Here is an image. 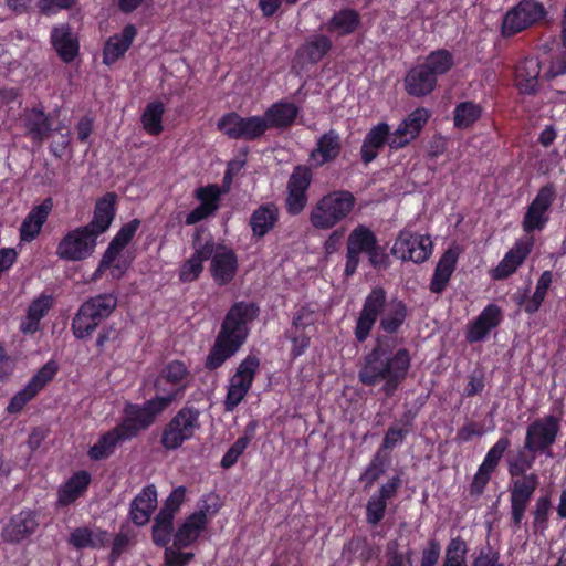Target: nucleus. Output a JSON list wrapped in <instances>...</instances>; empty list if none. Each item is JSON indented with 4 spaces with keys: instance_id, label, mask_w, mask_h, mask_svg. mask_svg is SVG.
I'll use <instances>...</instances> for the list:
<instances>
[{
    "instance_id": "obj_1",
    "label": "nucleus",
    "mask_w": 566,
    "mask_h": 566,
    "mask_svg": "<svg viewBox=\"0 0 566 566\" xmlns=\"http://www.w3.org/2000/svg\"><path fill=\"white\" fill-rule=\"evenodd\" d=\"M114 193H106L96 202L92 221L69 231L57 243L55 254L65 261H82L90 258L96 248L97 238L106 232L115 217Z\"/></svg>"
},
{
    "instance_id": "obj_2",
    "label": "nucleus",
    "mask_w": 566,
    "mask_h": 566,
    "mask_svg": "<svg viewBox=\"0 0 566 566\" xmlns=\"http://www.w3.org/2000/svg\"><path fill=\"white\" fill-rule=\"evenodd\" d=\"M258 313L259 308L253 303L237 302L231 306L207 357L206 367L208 369L219 368L239 350L248 337V325L258 316Z\"/></svg>"
},
{
    "instance_id": "obj_3",
    "label": "nucleus",
    "mask_w": 566,
    "mask_h": 566,
    "mask_svg": "<svg viewBox=\"0 0 566 566\" xmlns=\"http://www.w3.org/2000/svg\"><path fill=\"white\" fill-rule=\"evenodd\" d=\"M409 367L410 355L407 349H398L392 356H388L379 342L366 356L358 377L367 386L384 381L382 391L389 397L406 378Z\"/></svg>"
},
{
    "instance_id": "obj_4",
    "label": "nucleus",
    "mask_w": 566,
    "mask_h": 566,
    "mask_svg": "<svg viewBox=\"0 0 566 566\" xmlns=\"http://www.w3.org/2000/svg\"><path fill=\"white\" fill-rule=\"evenodd\" d=\"M378 317L385 332L395 333L407 317V307L398 298L387 300L384 289H373L365 298L356 322L355 337L358 342H364L369 336Z\"/></svg>"
},
{
    "instance_id": "obj_5",
    "label": "nucleus",
    "mask_w": 566,
    "mask_h": 566,
    "mask_svg": "<svg viewBox=\"0 0 566 566\" xmlns=\"http://www.w3.org/2000/svg\"><path fill=\"white\" fill-rule=\"evenodd\" d=\"M533 464L534 457H527L524 452H520L517 458L509 463V473L512 476L510 514L513 532L521 530L532 496L539 484L536 473H526Z\"/></svg>"
},
{
    "instance_id": "obj_6",
    "label": "nucleus",
    "mask_w": 566,
    "mask_h": 566,
    "mask_svg": "<svg viewBox=\"0 0 566 566\" xmlns=\"http://www.w3.org/2000/svg\"><path fill=\"white\" fill-rule=\"evenodd\" d=\"M356 206L348 190H333L324 195L311 209L310 222L318 230H328L345 220Z\"/></svg>"
},
{
    "instance_id": "obj_7",
    "label": "nucleus",
    "mask_w": 566,
    "mask_h": 566,
    "mask_svg": "<svg viewBox=\"0 0 566 566\" xmlns=\"http://www.w3.org/2000/svg\"><path fill=\"white\" fill-rule=\"evenodd\" d=\"M117 305V297L104 293L85 301L72 322V331L76 338L83 339L92 335L99 323L107 318Z\"/></svg>"
},
{
    "instance_id": "obj_8",
    "label": "nucleus",
    "mask_w": 566,
    "mask_h": 566,
    "mask_svg": "<svg viewBox=\"0 0 566 566\" xmlns=\"http://www.w3.org/2000/svg\"><path fill=\"white\" fill-rule=\"evenodd\" d=\"M174 401V395H157L143 406L127 405L124 418L118 424L128 439L135 437L140 430L148 428L155 418Z\"/></svg>"
},
{
    "instance_id": "obj_9",
    "label": "nucleus",
    "mask_w": 566,
    "mask_h": 566,
    "mask_svg": "<svg viewBox=\"0 0 566 566\" xmlns=\"http://www.w3.org/2000/svg\"><path fill=\"white\" fill-rule=\"evenodd\" d=\"M200 411L195 407H182L165 426L160 443L166 450H176L191 440L200 429Z\"/></svg>"
},
{
    "instance_id": "obj_10",
    "label": "nucleus",
    "mask_w": 566,
    "mask_h": 566,
    "mask_svg": "<svg viewBox=\"0 0 566 566\" xmlns=\"http://www.w3.org/2000/svg\"><path fill=\"white\" fill-rule=\"evenodd\" d=\"M219 510L217 497L212 494L201 500L198 511L189 515L178 527L174 536V546L188 547L196 542L205 530L208 520Z\"/></svg>"
},
{
    "instance_id": "obj_11",
    "label": "nucleus",
    "mask_w": 566,
    "mask_h": 566,
    "mask_svg": "<svg viewBox=\"0 0 566 566\" xmlns=\"http://www.w3.org/2000/svg\"><path fill=\"white\" fill-rule=\"evenodd\" d=\"M546 15L544 6L536 0H521L503 17L501 32L504 36L520 33L538 23Z\"/></svg>"
},
{
    "instance_id": "obj_12",
    "label": "nucleus",
    "mask_w": 566,
    "mask_h": 566,
    "mask_svg": "<svg viewBox=\"0 0 566 566\" xmlns=\"http://www.w3.org/2000/svg\"><path fill=\"white\" fill-rule=\"evenodd\" d=\"M432 249L429 235L402 230L394 242L391 253L402 261L423 263L431 256Z\"/></svg>"
},
{
    "instance_id": "obj_13",
    "label": "nucleus",
    "mask_w": 566,
    "mask_h": 566,
    "mask_svg": "<svg viewBox=\"0 0 566 566\" xmlns=\"http://www.w3.org/2000/svg\"><path fill=\"white\" fill-rule=\"evenodd\" d=\"M217 127L227 137L243 140H254L266 132L263 117H242L235 112L224 114L218 120Z\"/></svg>"
},
{
    "instance_id": "obj_14",
    "label": "nucleus",
    "mask_w": 566,
    "mask_h": 566,
    "mask_svg": "<svg viewBox=\"0 0 566 566\" xmlns=\"http://www.w3.org/2000/svg\"><path fill=\"white\" fill-rule=\"evenodd\" d=\"M259 366L260 360L254 355H249L241 361L235 374L229 381L228 392L224 400V408L227 411H233L244 399L252 386Z\"/></svg>"
},
{
    "instance_id": "obj_15",
    "label": "nucleus",
    "mask_w": 566,
    "mask_h": 566,
    "mask_svg": "<svg viewBox=\"0 0 566 566\" xmlns=\"http://www.w3.org/2000/svg\"><path fill=\"white\" fill-rule=\"evenodd\" d=\"M559 429V418L553 415L534 420L527 427L524 448L533 453L546 452L552 457L549 448L555 443Z\"/></svg>"
},
{
    "instance_id": "obj_16",
    "label": "nucleus",
    "mask_w": 566,
    "mask_h": 566,
    "mask_svg": "<svg viewBox=\"0 0 566 566\" xmlns=\"http://www.w3.org/2000/svg\"><path fill=\"white\" fill-rule=\"evenodd\" d=\"M209 247L210 274L217 285H227L237 275L239 263L235 252L223 244H216L213 241L206 242Z\"/></svg>"
},
{
    "instance_id": "obj_17",
    "label": "nucleus",
    "mask_w": 566,
    "mask_h": 566,
    "mask_svg": "<svg viewBox=\"0 0 566 566\" xmlns=\"http://www.w3.org/2000/svg\"><path fill=\"white\" fill-rule=\"evenodd\" d=\"M139 220L134 219L116 233L105 253L111 252V260L107 270L113 279L119 280L124 276L130 265V260L124 253L125 247L130 242L139 228Z\"/></svg>"
},
{
    "instance_id": "obj_18",
    "label": "nucleus",
    "mask_w": 566,
    "mask_h": 566,
    "mask_svg": "<svg viewBox=\"0 0 566 566\" xmlns=\"http://www.w3.org/2000/svg\"><path fill=\"white\" fill-rule=\"evenodd\" d=\"M556 189L554 185L543 186L531 205L523 219V230L527 233L542 230L548 221V210L555 199Z\"/></svg>"
},
{
    "instance_id": "obj_19",
    "label": "nucleus",
    "mask_w": 566,
    "mask_h": 566,
    "mask_svg": "<svg viewBox=\"0 0 566 566\" xmlns=\"http://www.w3.org/2000/svg\"><path fill=\"white\" fill-rule=\"evenodd\" d=\"M431 113L426 107L412 111L391 133L390 148L400 149L415 140L428 123Z\"/></svg>"
},
{
    "instance_id": "obj_20",
    "label": "nucleus",
    "mask_w": 566,
    "mask_h": 566,
    "mask_svg": "<svg viewBox=\"0 0 566 566\" xmlns=\"http://www.w3.org/2000/svg\"><path fill=\"white\" fill-rule=\"evenodd\" d=\"M312 181V171L306 166H296L287 181L286 210L298 214L307 203V189Z\"/></svg>"
},
{
    "instance_id": "obj_21",
    "label": "nucleus",
    "mask_w": 566,
    "mask_h": 566,
    "mask_svg": "<svg viewBox=\"0 0 566 566\" xmlns=\"http://www.w3.org/2000/svg\"><path fill=\"white\" fill-rule=\"evenodd\" d=\"M376 243L377 239L375 234L365 226H358L349 233L347 240V260L345 264V274L347 276L355 273L359 263V255L367 253Z\"/></svg>"
},
{
    "instance_id": "obj_22",
    "label": "nucleus",
    "mask_w": 566,
    "mask_h": 566,
    "mask_svg": "<svg viewBox=\"0 0 566 566\" xmlns=\"http://www.w3.org/2000/svg\"><path fill=\"white\" fill-rule=\"evenodd\" d=\"M38 527L36 513L31 510H22L13 515L3 526L1 536L7 543L19 544L32 536Z\"/></svg>"
},
{
    "instance_id": "obj_23",
    "label": "nucleus",
    "mask_w": 566,
    "mask_h": 566,
    "mask_svg": "<svg viewBox=\"0 0 566 566\" xmlns=\"http://www.w3.org/2000/svg\"><path fill=\"white\" fill-rule=\"evenodd\" d=\"M400 484V478L394 476L368 499L366 504V521L368 524L376 526L385 517L388 501L395 497Z\"/></svg>"
},
{
    "instance_id": "obj_24",
    "label": "nucleus",
    "mask_w": 566,
    "mask_h": 566,
    "mask_svg": "<svg viewBox=\"0 0 566 566\" xmlns=\"http://www.w3.org/2000/svg\"><path fill=\"white\" fill-rule=\"evenodd\" d=\"M189 382V371L179 360L170 361L158 376L155 386L166 395H174V400L184 392Z\"/></svg>"
},
{
    "instance_id": "obj_25",
    "label": "nucleus",
    "mask_w": 566,
    "mask_h": 566,
    "mask_svg": "<svg viewBox=\"0 0 566 566\" xmlns=\"http://www.w3.org/2000/svg\"><path fill=\"white\" fill-rule=\"evenodd\" d=\"M532 248V238L518 239L505 253L499 265L492 270L491 276L494 280H503L512 275L531 253Z\"/></svg>"
},
{
    "instance_id": "obj_26",
    "label": "nucleus",
    "mask_w": 566,
    "mask_h": 566,
    "mask_svg": "<svg viewBox=\"0 0 566 566\" xmlns=\"http://www.w3.org/2000/svg\"><path fill=\"white\" fill-rule=\"evenodd\" d=\"M200 205L186 217V224L191 226L212 216L219 208L221 190L217 185L200 187L196 190Z\"/></svg>"
},
{
    "instance_id": "obj_27",
    "label": "nucleus",
    "mask_w": 566,
    "mask_h": 566,
    "mask_svg": "<svg viewBox=\"0 0 566 566\" xmlns=\"http://www.w3.org/2000/svg\"><path fill=\"white\" fill-rule=\"evenodd\" d=\"M52 208L53 201L51 198H48L31 209L20 226L21 241L32 242L38 238Z\"/></svg>"
},
{
    "instance_id": "obj_28",
    "label": "nucleus",
    "mask_w": 566,
    "mask_h": 566,
    "mask_svg": "<svg viewBox=\"0 0 566 566\" xmlns=\"http://www.w3.org/2000/svg\"><path fill=\"white\" fill-rule=\"evenodd\" d=\"M391 133L386 122H380L368 130L360 148L361 160L365 164L371 163L386 144L390 147Z\"/></svg>"
},
{
    "instance_id": "obj_29",
    "label": "nucleus",
    "mask_w": 566,
    "mask_h": 566,
    "mask_svg": "<svg viewBox=\"0 0 566 566\" xmlns=\"http://www.w3.org/2000/svg\"><path fill=\"white\" fill-rule=\"evenodd\" d=\"M342 149L340 138L337 132L331 129L323 134L310 154V163L314 167H321L335 160Z\"/></svg>"
},
{
    "instance_id": "obj_30",
    "label": "nucleus",
    "mask_w": 566,
    "mask_h": 566,
    "mask_svg": "<svg viewBox=\"0 0 566 566\" xmlns=\"http://www.w3.org/2000/svg\"><path fill=\"white\" fill-rule=\"evenodd\" d=\"M136 33V28L128 24L120 33L112 35L104 45L103 63L109 66L123 57L130 48Z\"/></svg>"
},
{
    "instance_id": "obj_31",
    "label": "nucleus",
    "mask_w": 566,
    "mask_h": 566,
    "mask_svg": "<svg viewBox=\"0 0 566 566\" xmlns=\"http://www.w3.org/2000/svg\"><path fill=\"white\" fill-rule=\"evenodd\" d=\"M541 64L535 57L522 61L515 71V86L521 94L533 95L539 86Z\"/></svg>"
},
{
    "instance_id": "obj_32",
    "label": "nucleus",
    "mask_w": 566,
    "mask_h": 566,
    "mask_svg": "<svg viewBox=\"0 0 566 566\" xmlns=\"http://www.w3.org/2000/svg\"><path fill=\"white\" fill-rule=\"evenodd\" d=\"M54 305V297L50 294H40L29 305L25 317L20 324L23 334H34L39 331L41 319Z\"/></svg>"
},
{
    "instance_id": "obj_33",
    "label": "nucleus",
    "mask_w": 566,
    "mask_h": 566,
    "mask_svg": "<svg viewBox=\"0 0 566 566\" xmlns=\"http://www.w3.org/2000/svg\"><path fill=\"white\" fill-rule=\"evenodd\" d=\"M460 253L461 249L458 245H452L442 254L430 283V290L433 293H441L446 289L455 269Z\"/></svg>"
},
{
    "instance_id": "obj_34",
    "label": "nucleus",
    "mask_w": 566,
    "mask_h": 566,
    "mask_svg": "<svg viewBox=\"0 0 566 566\" xmlns=\"http://www.w3.org/2000/svg\"><path fill=\"white\" fill-rule=\"evenodd\" d=\"M436 86L437 80L421 64L411 67L405 77V90L415 97L429 95Z\"/></svg>"
},
{
    "instance_id": "obj_35",
    "label": "nucleus",
    "mask_w": 566,
    "mask_h": 566,
    "mask_svg": "<svg viewBox=\"0 0 566 566\" xmlns=\"http://www.w3.org/2000/svg\"><path fill=\"white\" fill-rule=\"evenodd\" d=\"M501 321V310L494 304L488 305L471 323L468 328L467 339L470 343L482 340L490 333L491 329L496 327Z\"/></svg>"
},
{
    "instance_id": "obj_36",
    "label": "nucleus",
    "mask_w": 566,
    "mask_h": 566,
    "mask_svg": "<svg viewBox=\"0 0 566 566\" xmlns=\"http://www.w3.org/2000/svg\"><path fill=\"white\" fill-rule=\"evenodd\" d=\"M157 506V490L154 485L145 486L134 499L130 517L137 525H145Z\"/></svg>"
},
{
    "instance_id": "obj_37",
    "label": "nucleus",
    "mask_w": 566,
    "mask_h": 566,
    "mask_svg": "<svg viewBox=\"0 0 566 566\" xmlns=\"http://www.w3.org/2000/svg\"><path fill=\"white\" fill-rule=\"evenodd\" d=\"M52 45L64 62H71L78 52V41L66 24L55 27L51 32Z\"/></svg>"
},
{
    "instance_id": "obj_38",
    "label": "nucleus",
    "mask_w": 566,
    "mask_h": 566,
    "mask_svg": "<svg viewBox=\"0 0 566 566\" xmlns=\"http://www.w3.org/2000/svg\"><path fill=\"white\" fill-rule=\"evenodd\" d=\"M298 114L294 103L277 102L266 109L262 116L265 120L266 130L271 127L282 128L290 126Z\"/></svg>"
},
{
    "instance_id": "obj_39",
    "label": "nucleus",
    "mask_w": 566,
    "mask_h": 566,
    "mask_svg": "<svg viewBox=\"0 0 566 566\" xmlns=\"http://www.w3.org/2000/svg\"><path fill=\"white\" fill-rule=\"evenodd\" d=\"M91 482V475L86 471L75 472L59 489L57 502L62 506H67L78 499L87 489Z\"/></svg>"
},
{
    "instance_id": "obj_40",
    "label": "nucleus",
    "mask_w": 566,
    "mask_h": 566,
    "mask_svg": "<svg viewBox=\"0 0 566 566\" xmlns=\"http://www.w3.org/2000/svg\"><path fill=\"white\" fill-rule=\"evenodd\" d=\"M126 440H129L128 437H126L122 428L117 426L101 436V438L90 448L88 455L93 460L108 458L115 451L117 446Z\"/></svg>"
},
{
    "instance_id": "obj_41",
    "label": "nucleus",
    "mask_w": 566,
    "mask_h": 566,
    "mask_svg": "<svg viewBox=\"0 0 566 566\" xmlns=\"http://www.w3.org/2000/svg\"><path fill=\"white\" fill-rule=\"evenodd\" d=\"M195 253L179 269V280L189 283L196 281L203 271V261L209 258V247L195 242Z\"/></svg>"
},
{
    "instance_id": "obj_42",
    "label": "nucleus",
    "mask_w": 566,
    "mask_h": 566,
    "mask_svg": "<svg viewBox=\"0 0 566 566\" xmlns=\"http://www.w3.org/2000/svg\"><path fill=\"white\" fill-rule=\"evenodd\" d=\"M279 219V210L275 205L266 203L259 207L251 216L250 224L256 237H264L275 226Z\"/></svg>"
},
{
    "instance_id": "obj_43",
    "label": "nucleus",
    "mask_w": 566,
    "mask_h": 566,
    "mask_svg": "<svg viewBox=\"0 0 566 566\" xmlns=\"http://www.w3.org/2000/svg\"><path fill=\"white\" fill-rule=\"evenodd\" d=\"M108 542L106 532L98 528L78 527L70 535V543L78 549L82 548H98Z\"/></svg>"
},
{
    "instance_id": "obj_44",
    "label": "nucleus",
    "mask_w": 566,
    "mask_h": 566,
    "mask_svg": "<svg viewBox=\"0 0 566 566\" xmlns=\"http://www.w3.org/2000/svg\"><path fill=\"white\" fill-rule=\"evenodd\" d=\"M433 77L447 74L454 65V59L451 52L444 49L432 51L420 63Z\"/></svg>"
},
{
    "instance_id": "obj_45",
    "label": "nucleus",
    "mask_w": 566,
    "mask_h": 566,
    "mask_svg": "<svg viewBox=\"0 0 566 566\" xmlns=\"http://www.w3.org/2000/svg\"><path fill=\"white\" fill-rule=\"evenodd\" d=\"M332 42L325 35H313L301 46L300 54L308 61L316 63L321 61L331 50Z\"/></svg>"
},
{
    "instance_id": "obj_46",
    "label": "nucleus",
    "mask_w": 566,
    "mask_h": 566,
    "mask_svg": "<svg viewBox=\"0 0 566 566\" xmlns=\"http://www.w3.org/2000/svg\"><path fill=\"white\" fill-rule=\"evenodd\" d=\"M359 24V15L350 9L342 10L328 22L327 29L338 35L353 33Z\"/></svg>"
},
{
    "instance_id": "obj_47",
    "label": "nucleus",
    "mask_w": 566,
    "mask_h": 566,
    "mask_svg": "<svg viewBox=\"0 0 566 566\" xmlns=\"http://www.w3.org/2000/svg\"><path fill=\"white\" fill-rule=\"evenodd\" d=\"M165 112V106L160 102L149 103L142 115V124L144 129L153 136L159 135L163 127V115Z\"/></svg>"
},
{
    "instance_id": "obj_48",
    "label": "nucleus",
    "mask_w": 566,
    "mask_h": 566,
    "mask_svg": "<svg viewBox=\"0 0 566 566\" xmlns=\"http://www.w3.org/2000/svg\"><path fill=\"white\" fill-rule=\"evenodd\" d=\"M468 545L460 536L450 539L441 566H468Z\"/></svg>"
},
{
    "instance_id": "obj_49",
    "label": "nucleus",
    "mask_w": 566,
    "mask_h": 566,
    "mask_svg": "<svg viewBox=\"0 0 566 566\" xmlns=\"http://www.w3.org/2000/svg\"><path fill=\"white\" fill-rule=\"evenodd\" d=\"M454 126L464 129L473 125L481 116V107L472 102L459 104L454 112Z\"/></svg>"
},
{
    "instance_id": "obj_50",
    "label": "nucleus",
    "mask_w": 566,
    "mask_h": 566,
    "mask_svg": "<svg viewBox=\"0 0 566 566\" xmlns=\"http://www.w3.org/2000/svg\"><path fill=\"white\" fill-rule=\"evenodd\" d=\"M551 283L552 273L549 271H544L537 280L535 292L524 305L525 312L533 314L538 311L547 294Z\"/></svg>"
},
{
    "instance_id": "obj_51",
    "label": "nucleus",
    "mask_w": 566,
    "mask_h": 566,
    "mask_svg": "<svg viewBox=\"0 0 566 566\" xmlns=\"http://www.w3.org/2000/svg\"><path fill=\"white\" fill-rule=\"evenodd\" d=\"M551 501L547 496H541L536 500L532 511V528L535 534L543 535L548 527V517Z\"/></svg>"
},
{
    "instance_id": "obj_52",
    "label": "nucleus",
    "mask_w": 566,
    "mask_h": 566,
    "mask_svg": "<svg viewBox=\"0 0 566 566\" xmlns=\"http://www.w3.org/2000/svg\"><path fill=\"white\" fill-rule=\"evenodd\" d=\"M174 518L166 513H158L153 526V541L158 546H166L171 538Z\"/></svg>"
},
{
    "instance_id": "obj_53",
    "label": "nucleus",
    "mask_w": 566,
    "mask_h": 566,
    "mask_svg": "<svg viewBox=\"0 0 566 566\" xmlns=\"http://www.w3.org/2000/svg\"><path fill=\"white\" fill-rule=\"evenodd\" d=\"M25 126L34 138L42 139L48 136L50 132V124L45 114L40 109H32L28 112L25 117Z\"/></svg>"
},
{
    "instance_id": "obj_54",
    "label": "nucleus",
    "mask_w": 566,
    "mask_h": 566,
    "mask_svg": "<svg viewBox=\"0 0 566 566\" xmlns=\"http://www.w3.org/2000/svg\"><path fill=\"white\" fill-rule=\"evenodd\" d=\"M57 365L54 360H49L27 384L31 389L39 394L56 375Z\"/></svg>"
},
{
    "instance_id": "obj_55",
    "label": "nucleus",
    "mask_w": 566,
    "mask_h": 566,
    "mask_svg": "<svg viewBox=\"0 0 566 566\" xmlns=\"http://www.w3.org/2000/svg\"><path fill=\"white\" fill-rule=\"evenodd\" d=\"M318 318V314L314 306L307 304L297 308L292 318V326L294 331L306 332L312 327Z\"/></svg>"
},
{
    "instance_id": "obj_56",
    "label": "nucleus",
    "mask_w": 566,
    "mask_h": 566,
    "mask_svg": "<svg viewBox=\"0 0 566 566\" xmlns=\"http://www.w3.org/2000/svg\"><path fill=\"white\" fill-rule=\"evenodd\" d=\"M511 442L509 438L502 437L500 438L495 444L488 451L486 455L484 457L483 462L481 463V467L491 472L495 470L497 467L502 455L510 447Z\"/></svg>"
},
{
    "instance_id": "obj_57",
    "label": "nucleus",
    "mask_w": 566,
    "mask_h": 566,
    "mask_svg": "<svg viewBox=\"0 0 566 566\" xmlns=\"http://www.w3.org/2000/svg\"><path fill=\"white\" fill-rule=\"evenodd\" d=\"M251 441V437L244 436L239 438L231 448L227 451L221 460V464L223 468L232 467L239 459V457L243 453Z\"/></svg>"
},
{
    "instance_id": "obj_58",
    "label": "nucleus",
    "mask_w": 566,
    "mask_h": 566,
    "mask_svg": "<svg viewBox=\"0 0 566 566\" xmlns=\"http://www.w3.org/2000/svg\"><path fill=\"white\" fill-rule=\"evenodd\" d=\"M38 394L33 389H31L28 385H25L21 390H19L10 400L7 411L9 413H18L20 412L24 406L31 401Z\"/></svg>"
},
{
    "instance_id": "obj_59",
    "label": "nucleus",
    "mask_w": 566,
    "mask_h": 566,
    "mask_svg": "<svg viewBox=\"0 0 566 566\" xmlns=\"http://www.w3.org/2000/svg\"><path fill=\"white\" fill-rule=\"evenodd\" d=\"M186 489L184 486L174 489L159 513H166L169 515V517L175 518V514L179 511L181 504L184 503Z\"/></svg>"
},
{
    "instance_id": "obj_60",
    "label": "nucleus",
    "mask_w": 566,
    "mask_h": 566,
    "mask_svg": "<svg viewBox=\"0 0 566 566\" xmlns=\"http://www.w3.org/2000/svg\"><path fill=\"white\" fill-rule=\"evenodd\" d=\"M287 337L292 343L291 355L296 358L305 353L310 346V336L306 332L294 331L290 328L287 331Z\"/></svg>"
},
{
    "instance_id": "obj_61",
    "label": "nucleus",
    "mask_w": 566,
    "mask_h": 566,
    "mask_svg": "<svg viewBox=\"0 0 566 566\" xmlns=\"http://www.w3.org/2000/svg\"><path fill=\"white\" fill-rule=\"evenodd\" d=\"M441 546L436 538L428 541L421 554L420 566H434L440 557Z\"/></svg>"
},
{
    "instance_id": "obj_62",
    "label": "nucleus",
    "mask_w": 566,
    "mask_h": 566,
    "mask_svg": "<svg viewBox=\"0 0 566 566\" xmlns=\"http://www.w3.org/2000/svg\"><path fill=\"white\" fill-rule=\"evenodd\" d=\"M177 548V546L166 548L165 566H184L188 564L193 557L191 553H182Z\"/></svg>"
},
{
    "instance_id": "obj_63",
    "label": "nucleus",
    "mask_w": 566,
    "mask_h": 566,
    "mask_svg": "<svg viewBox=\"0 0 566 566\" xmlns=\"http://www.w3.org/2000/svg\"><path fill=\"white\" fill-rule=\"evenodd\" d=\"M492 472L480 465L470 485L471 495L479 496L483 493Z\"/></svg>"
},
{
    "instance_id": "obj_64",
    "label": "nucleus",
    "mask_w": 566,
    "mask_h": 566,
    "mask_svg": "<svg viewBox=\"0 0 566 566\" xmlns=\"http://www.w3.org/2000/svg\"><path fill=\"white\" fill-rule=\"evenodd\" d=\"M75 3V0H40L39 9L44 14H55L60 10L69 9Z\"/></svg>"
}]
</instances>
